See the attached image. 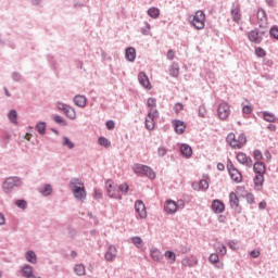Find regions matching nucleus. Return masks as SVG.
<instances>
[{
	"label": "nucleus",
	"mask_w": 278,
	"mask_h": 278,
	"mask_svg": "<svg viewBox=\"0 0 278 278\" xmlns=\"http://www.w3.org/2000/svg\"><path fill=\"white\" fill-rule=\"evenodd\" d=\"M146 27L141 28V34L143 36H149V34H151V24H149L148 22H144Z\"/></svg>",
	"instance_id": "864d4df0"
},
{
	"label": "nucleus",
	"mask_w": 278,
	"mask_h": 278,
	"mask_svg": "<svg viewBox=\"0 0 278 278\" xmlns=\"http://www.w3.org/2000/svg\"><path fill=\"white\" fill-rule=\"evenodd\" d=\"M166 153H168V149H166L165 147L157 148L159 157H164Z\"/></svg>",
	"instance_id": "13d9d810"
},
{
	"label": "nucleus",
	"mask_w": 278,
	"mask_h": 278,
	"mask_svg": "<svg viewBox=\"0 0 278 278\" xmlns=\"http://www.w3.org/2000/svg\"><path fill=\"white\" fill-rule=\"evenodd\" d=\"M215 251L218 255H227V245L218 242L215 244Z\"/></svg>",
	"instance_id": "c85d7f7f"
},
{
	"label": "nucleus",
	"mask_w": 278,
	"mask_h": 278,
	"mask_svg": "<svg viewBox=\"0 0 278 278\" xmlns=\"http://www.w3.org/2000/svg\"><path fill=\"white\" fill-rule=\"evenodd\" d=\"M22 78H23V76L21 75V73H18V72H13L12 73L13 81H21Z\"/></svg>",
	"instance_id": "69168bd1"
},
{
	"label": "nucleus",
	"mask_w": 278,
	"mask_h": 278,
	"mask_svg": "<svg viewBox=\"0 0 278 278\" xmlns=\"http://www.w3.org/2000/svg\"><path fill=\"white\" fill-rule=\"evenodd\" d=\"M245 201L250 205H253V203H255V195H253V193H247L245 194Z\"/></svg>",
	"instance_id": "4d7b16f0"
},
{
	"label": "nucleus",
	"mask_w": 278,
	"mask_h": 278,
	"mask_svg": "<svg viewBox=\"0 0 278 278\" xmlns=\"http://www.w3.org/2000/svg\"><path fill=\"white\" fill-rule=\"evenodd\" d=\"M23 184V180L18 176H10L5 178V180L2 184V190L5 192V194H12L14 191V188L21 187Z\"/></svg>",
	"instance_id": "f03ea898"
},
{
	"label": "nucleus",
	"mask_w": 278,
	"mask_h": 278,
	"mask_svg": "<svg viewBox=\"0 0 278 278\" xmlns=\"http://www.w3.org/2000/svg\"><path fill=\"white\" fill-rule=\"evenodd\" d=\"M116 257V247L110 245L104 254L106 262H112Z\"/></svg>",
	"instance_id": "f3484780"
},
{
	"label": "nucleus",
	"mask_w": 278,
	"mask_h": 278,
	"mask_svg": "<svg viewBox=\"0 0 278 278\" xmlns=\"http://www.w3.org/2000/svg\"><path fill=\"white\" fill-rule=\"evenodd\" d=\"M26 261L29 262V264H37L38 263V256L36 255V252L33 250H28L25 253Z\"/></svg>",
	"instance_id": "5701e85b"
},
{
	"label": "nucleus",
	"mask_w": 278,
	"mask_h": 278,
	"mask_svg": "<svg viewBox=\"0 0 278 278\" xmlns=\"http://www.w3.org/2000/svg\"><path fill=\"white\" fill-rule=\"evenodd\" d=\"M226 141L229 144V147H231V149H238L239 144H238V139H236V134L233 132L228 134L226 137Z\"/></svg>",
	"instance_id": "412c9836"
},
{
	"label": "nucleus",
	"mask_w": 278,
	"mask_h": 278,
	"mask_svg": "<svg viewBox=\"0 0 278 278\" xmlns=\"http://www.w3.org/2000/svg\"><path fill=\"white\" fill-rule=\"evenodd\" d=\"M138 80L143 88H146L147 90H151L152 86L151 81H149V76H147V73L140 72L138 74Z\"/></svg>",
	"instance_id": "9b49d317"
},
{
	"label": "nucleus",
	"mask_w": 278,
	"mask_h": 278,
	"mask_svg": "<svg viewBox=\"0 0 278 278\" xmlns=\"http://www.w3.org/2000/svg\"><path fill=\"white\" fill-rule=\"evenodd\" d=\"M231 111L229 110V104L227 102H222L217 108V116L220 121H227L229 118V114Z\"/></svg>",
	"instance_id": "6e6552de"
},
{
	"label": "nucleus",
	"mask_w": 278,
	"mask_h": 278,
	"mask_svg": "<svg viewBox=\"0 0 278 278\" xmlns=\"http://www.w3.org/2000/svg\"><path fill=\"white\" fill-rule=\"evenodd\" d=\"M87 102H88V99H86V96L77 94L74 97V104L77 108H86Z\"/></svg>",
	"instance_id": "6ab92c4d"
},
{
	"label": "nucleus",
	"mask_w": 278,
	"mask_h": 278,
	"mask_svg": "<svg viewBox=\"0 0 278 278\" xmlns=\"http://www.w3.org/2000/svg\"><path fill=\"white\" fill-rule=\"evenodd\" d=\"M164 210L166 214H175V212H177V202L167 200L164 204Z\"/></svg>",
	"instance_id": "2eb2a0df"
},
{
	"label": "nucleus",
	"mask_w": 278,
	"mask_h": 278,
	"mask_svg": "<svg viewBox=\"0 0 278 278\" xmlns=\"http://www.w3.org/2000/svg\"><path fill=\"white\" fill-rule=\"evenodd\" d=\"M52 121H54L56 123V125H60L61 127H66V125H68L66 119H64V117H62L60 115H53Z\"/></svg>",
	"instance_id": "72a5a7b5"
},
{
	"label": "nucleus",
	"mask_w": 278,
	"mask_h": 278,
	"mask_svg": "<svg viewBox=\"0 0 278 278\" xmlns=\"http://www.w3.org/2000/svg\"><path fill=\"white\" fill-rule=\"evenodd\" d=\"M70 189L72 190L75 199L77 201H86L87 192L86 186L79 178H72L70 181Z\"/></svg>",
	"instance_id": "f257e3e1"
},
{
	"label": "nucleus",
	"mask_w": 278,
	"mask_h": 278,
	"mask_svg": "<svg viewBox=\"0 0 278 278\" xmlns=\"http://www.w3.org/2000/svg\"><path fill=\"white\" fill-rule=\"evenodd\" d=\"M230 176V179H232L235 181V184H241L242 182V173H240V170L237 169L235 172H230L228 173Z\"/></svg>",
	"instance_id": "a878e982"
},
{
	"label": "nucleus",
	"mask_w": 278,
	"mask_h": 278,
	"mask_svg": "<svg viewBox=\"0 0 278 278\" xmlns=\"http://www.w3.org/2000/svg\"><path fill=\"white\" fill-rule=\"evenodd\" d=\"M191 25L195 29H204L205 28V13L203 11H197L193 15L192 20H190Z\"/></svg>",
	"instance_id": "39448f33"
},
{
	"label": "nucleus",
	"mask_w": 278,
	"mask_h": 278,
	"mask_svg": "<svg viewBox=\"0 0 278 278\" xmlns=\"http://www.w3.org/2000/svg\"><path fill=\"white\" fill-rule=\"evenodd\" d=\"M251 112H253V106H251V105H243L242 106V113L243 114H251Z\"/></svg>",
	"instance_id": "338daca9"
},
{
	"label": "nucleus",
	"mask_w": 278,
	"mask_h": 278,
	"mask_svg": "<svg viewBox=\"0 0 278 278\" xmlns=\"http://www.w3.org/2000/svg\"><path fill=\"white\" fill-rule=\"evenodd\" d=\"M36 131H38L39 136H45L47 134V124L45 122H39L35 126Z\"/></svg>",
	"instance_id": "bb28decb"
},
{
	"label": "nucleus",
	"mask_w": 278,
	"mask_h": 278,
	"mask_svg": "<svg viewBox=\"0 0 278 278\" xmlns=\"http://www.w3.org/2000/svg\"><path fill=\"white\" fill-rule=\"evenodd\" d=\"M198 116H199V118H206L207 117V108H205V104H201L198 108Z\"/></svg>",
	"instance_id": "4c0bfd02"
},
{
	"label": "nucleus",
	"mask_w": 278,
	"mask_h": 278,
	"mask_svg": "<svg viewBox=\"0 0 278 278\" xmlns=\"http://www.w3.org/2000/svg\"><path fill=\"white\" fill-rule=\"evenodd\" d=\"M98 142L100 147H105V148L112 147V142L105 137H99Z\"/></svg>",
	"instance_id": "a18cd8bd"
},
{
	"label": "nucleus",
	"mask_w": 278,
	"mask_h": 278,
	"mask_svg": "<svg viewBox=\"0 0 278 278\" xmlns=\"http://www.w3.org/2000/svg\"><path fill=\"white\" fill-rule=\"evenodd\" d=\"M264 36H266V30H260L258 28H254L248 33V40L253 45H262V40H264Z\"/></svg>",
	"instance_id": "20e7f679"
},
{
	"label": "nucleus",
	"mask_w": 278,
	"mask_h": 278,
	"mask_svg": "<svg viewBox=\"0 0 278 278\" xmlns=\"http://www.w3.org/2000/svg\"><path fill=\"white\" fill-rule=\"evenodd\" d=\"M150 257L154 261V262H162V258L164 257L162 255V252L160 251V249L157 248H152L150 250Z\"/></svg>",
	"instance_id": "aec40b11"
},
{
	"label": "nucleus",
	"mask_w": 278,
	"mask_h": 278,
	"mask_svg": "<svg viewBox=\"0 0 278 278\" xmlns=\"http://www.w3.org/2000/svg\"><path fill=\"white\" fill-rule=\"evenodd\" d=\"M146 129H148L149 131H153V129H155V121L151 119L149 117H146Z\"/></svg>",
	"instance_id": "a19ab883"
},
{
	"label": "nucleus",
	"mask_w": 278,
	"mask_h": 278,
	"mask_svg": "<svg viewBox=\"0 0 278 278\" xmlns=\"http://www.w3.org/2000/svg\"><path fill=\"white\" fill-rule=\"evenodd\" d=\"M263 118L267 122V123H275L277 121V116H275V114L268 112V111H264L263 112Z\"/></svg>",
	"instance_id": "2f4dec72"
},
{
	"label": "nucleus",
	"mask_w": 278,
	"mask_h": 278,
	"mask_svg": "<svg viewBox=\"0 0 278 278\" xmlns=\"http://www.w3.org/2000/svg\"><path fill=\"white\" fill-rule=\"evenodd\" d=\"M8 118L10 121V123H12V125H17L18 124V113L16 112V110H11L8 114Z\"/></svg>",
	"instance_id": "393cba45"
},
{
	"label": "nucleus",
	"mask_w": 278,
	"mask_h": 278,
	"mask_svg": "<svg viewBox=\"0 0 278 278\" xmlns=\"http://www.w3.org/2000/svg\"><path fill=\"white\" fill-rule=\"evenodd\" d=\"M157 116H160V112L156 109H150L147 115V117L150 118V121H155Z\"/></svg>",
	"instance_id": "37998d69"
},
{
	"label": "nucleus",
	"mask_w": 278,
	"mask_h": 278,
	"mask_svg": "<svg viewBox=\"0 0 278 278\" xmlns=\"http://www.w3.org/2000/svg\"><path fill=\"white\" fill-rule=\"evenodd\" d=\"M256 17L258 21H264L266 18V11H264V9H258Z\"/></svg>",
	"instance_id": "6e6d98bb"
},
{
	"label": "nucleus",
	"mask_w": 278,
	"mask_h": 278,
	"mask_svg": "<svg viewBox=\"0 0 278 278\" xmlns=\"http://www.w3.org/2000/svg\"><path fill=\"white\" fill-rule=\"evenodd\" d=\"M237 143L239 144L237 149H241L242 147H244V144H247V135H244V132L239 134Z\"/></svg>",
	"instance_id": "c9c22d12"
},
{
	"label": "nucleus",
	"mask_w": 278,
	"mask_h": 278,
	"mask_svg": "<svg viewBox=\"0 0 278 278\" xmlns=\"http://www.w3.org/2000/svg\"><path fill=\"white\" fill-rule=\"evenodd\" d=\"M105 187L110 199H116L117 201H121V199H123V197L118 192V188H116L112 179L105 181Z\"/></svg>",
	"instance_id": "423d86ee"
},
{
	"label": "nucleus",
	"mask_w": 278,
	"mask_h": 278,
	"mask_svg": "<svg viewBox=\"0 0 278 278\" xmlns=\"http://www.w3.org/2000/svg\"><path fill=\"white\" fill-rule=\"evenodd\" d=\"M105 127H106V129H109V131H112L114 129V127H116V123H114L113 119H109L105 123Z\"/></svg>",
	"instance_id": "052dcab7"
},
{
	"label": "nucleus",
	"mask_w": 278,
	"mask_h": 278,
	"mask_svg": "<svg viewBox=\"0 0 278 278\" xmlns=\"http://www.w3.org/2000/svg\"><path fill=\"white\" fill-rule=\"evenodd\" d=\"M170 77H179V64L174 62L169 68Z\"/></svg>",
	"instance_id": "7c9ffc66"
},
{
	"label": "nucleus",
	"mask_w": 278,
	"mask_h": 278,
	"mask_svg": "<svg viewBox=\"0 0 278 278\" xmlns=\"http://www.w3.org/2000/svg\"><path fill=\"white\" fill-rule=\"evenodd\" d=\"M93 199H96L97 201L103 199V193L101 192V190L99 189L93 190Z\"/></svg>",
	"instance_id": "680f3d73"
},
{
	"label": "nucleus",
	"mask_w": 278,
	"mask_h": 278,
	"mask_svg": "<svg viewBox=\"0 0 278 278\" xmlns=\"http://www.w3.org/2000/svg\"><path fill=\"white\" fill-rule=\"evenodd\" d=\"M181 110H184V104L181 102H177L174 105V112H176V114H179V112H181Z\"/></svg>",
	"instance_id": "0e129e2a"
},
{
	"label": "nucleus",
	"mask_w": 278,
	"mask_h": 278,
	"mask_svg": "<svg viewBox=\"0 0 278 278\" xmlns=\"http://www.w3.org/2000/svg\"><path fill=\"white\" fill-rule=\"evenodd\" d=\"M21 274L24 278H42L40 276L36 277V275L34 274V266L29 264H25L21 267Z\"/></svg>",
	"instance_id": "1a4fd4ad"
},
{
	"label": "nucleus",
	"mask_w": 278,
	"mask_h": 278,
	"mask_svg": "<svg viewBox=\"0 0 278 278\" xmlns=\"http://www.w3.org/2000/svg\"><path fill=\"white\" fill-rule=\"evenodd\" d=\"M63 113L67 118H70V121H75V118H77V112L71 105H67L65 111H63Z\"/></svg>",
	"instance_id": "4be33fe9"
},
{
	"label": "nucleus",
	"mask_w": 278,
	"mask_h": 278,
	"mask_svg": "<svg viewBox=\"0 0 278 278\" xmlns=\"http://www.w3.org/2000/svg\"><path fill=\"white\" fill-rule=\"evenodd\" d=\"M211 207L214 214H223L225 212V203L220 200H213Z\"/></svg>",
	"instance_id": "f8f14e48"
},
{
	"label": "nucleus",
	"mask_w": 278,
	"mask_h": 278,
	"mask_svg": "<svg viewBox=\"0 0 278 278\" xmlns=\"http://www.w3.org/2000/svg\"><path fill=\"white\" fill-rule=\"evenodd\" d=\"M118 192L122 194L127 195L129 193V185L127 182H123L122 185L118 186Z\"/></svg>",
	"instance_id": "79ce46f5"
},
{
	"label": "nucleus",
	"mask_w": 278,
	"mask_h": 278,
	"mask_svg": "<svg viewBox=\"0 0 278 278\" xmlns=\"http://www.w3.org/2000/svg\"><path fill=\"white\" fill-rule=\"evenodd\" d=\"M230 14L235 23H240V18L242 16L240 15V9H231Z\"/></svg>",
	"instance_id": "e433bc0d"
},
{
	"label": "nucleus",
	"mask_w": 278,
	"mask_h": 278,
	"mask_svg": "<svg viewBox=\"0 0 278 278\" xmlns=\"http://www.w3.org/2000/svg\"><path fill=\"white\" fill-rule=\"evenodd\" d=\"M125 58L127 62H135L136 61V48L128 47L125 50Z\"/></svg>",
	"instance_id": "dca6fc26"
},
{
	"label": "nucleus",
	"mask_w": 278,
	"mask_h": 278,
	"mask_svg": "<svg viewBox=\"0 0 278 278\" xmlns=\"http://www.w3.org/2000/svg\"><path fill=\"white\" fill-rule=\"evenodd\" d=\"M186 207V202L184 200H178L176 202V210H184Z\"/></svg>",
	"instance_id": "774afa93"
},
{
	"label": "nucleus",
	"mask_w": 278,
	"mask_h": 278,
	"mask_svg": "<svg viewBox=\"0 0 278 278\" xmlns=\"http://www.w3.org/2000/svg\"><path fill=\"white\" fill-rule=\"evenodd\" d=\"M253 159L255 162H261V160H264V155L262 154L261 150H254L253 151Z\"/></svg>",
	"instance_id": "603ef678"
},
{
	"label": "nucleus",
	"mask_w": 278,
	"mask_h": 278,
	"mask_svg": "<svg viewBox=\"0 0 278 278\" xmlns=\"http://www.w3.org/2000/svg\"><path fill=\"white\" fill-rule=\"evenodd\" d=\"M131 242L132 244H135V247H139L140 244H142V238L136 236L131 238Z\"/></svg>",
	"instance_id": "e2e57ef3"
},
{
	"label": "nucleus",
	"mask_w": 278,
	"mask_h": 278,
	"mask_svg": "<svg viewBox=\"0 0 278 278\" xmlns=\"http://www.w3.org/2000/svg\"><path fill=\"white\" fill-rule=\"evenodd\" d=\"M198 186H199V190L205 191L207 190V188H210V182H207V180L205 179H202L199 181Z\"/></svg>",
	"instance_id": "09e8293b"
},
{
	"label": "nucleus",
	"mask_w": 278,
	"mask_h": 278,
	"mask_svg": "<svg viewBox=\"0 0 278 278\" xmlns=\"http://www.w3.org/2000/svg\"><path fill=\"white\" fill-rule=\"evenodd\" d=\"M62 147H66L67 149H75V142L71 141L68 137L64 136Z\"/></svg>",
	"instance_id": "ea45409f"
},
{
	"label": "nucleus",
	"mask_w": 278,
	"mask_h": 278,
	"mask_svg": "<svg viewBox=\"0 0 278 278\" xmlns=\"http://www.w3.org/2000/svg\"><path fill=\"white\" fill-rule=\"evenodd\" d=\"M253 181L255 188H262L264 186V174H256Z\"/></svg>",
	"instance_id": "cd10ccee"
},
{
	"label": "nucleus",
	"mask_w": 278,
	"mask_h": 278,
	"mask_svg": "<svg viewBox=\"0 0 278 278\" xmlns=\"http://www.w3.org/2000/svg\"><path fill=\"white\" fill-rule=\"evenodd\" d=\"M135 211L140 218H147V206L142 200H137L135 202Z\"/></svg>",
	"instance_id": "9d476101"
},
{
	"label": "nucleus",
	"mask_w": 278,
	"mask_h": 278,
	"mask_svg": "<svg viewBox=\"0 0 278 278\" xmlns=\"http://www.w3.org/2000/svg\"><path fill=\"white\" fill-rule=\"evenodd\" d=\"M15 205L16 207H18L20 210H27V202L25 201V199H18L15 201Z\"/></svg>",
	"instance_id": "49530a36"
},
{
	"label": "nucleus",
	"mask_w": 278,
	"mask_h": 278,
	"mask_svg": "<svg viewBox=\"0 0 278 278\" xmlns=\"http://www.w3.org/2000/svg\"><path fill=\"white\" fill-rule=\"evenodd\" d=\"M269 36L271 38H274L275 40H278V26L277 25L271 26V28L269 29Z\"/></svg>",
	"instance_id": "de8ad7c7"
},
{
	"label": "nucleus",
	"mask_w": 278,
	"mask_h": 278,
	"mask_svg": "<svg viewBox=\"0 0 278 278\" xmlns=\"http://www.w3.org/2000/svg\"><path fill=\"white\" fill-rule=\"evenodd\" d=\"M229 204L231 210L236 212V214H242V206H240V198H238V194L236 192L229 193Z\"/></svg>",
	"instance_id": "0eeeda50"
},
{
	"label": "nucleus",
	"mask_w": 278,
	"mask_h": 278,
	"mask_svg": "<svg viewBox=\"0 0 278 278\" xmlns=\"http://www.w3.org/2000/svg\"><path fill=\"white\" fill-rule=\"evenodd\" d=\"M166 260H170V264H175L177 262V255L173 252V250H167L164 253Z\"/></svg>",
	"instance_id": "f704fd0d"
},
{
	"label": "nucleus",
	"mask_w": 278,
	"mask_h": 278,
	"mask_svg": "<svg viewBox=\"0 0 278 278\" xmlns=\"http://www.w3.org/2000/svg\"><path fill=\"white\" fill-rule=\"evenodd\" d=\"M255 55L256 58H266V50L262 47L255 48Z\"/></svg>",
	"instance_id": "8fccbe9b"
},
{
	"label": "nucleus",
	"mask_w": 278,
	"mask_h": 278,
	"mask_svg": "<svg viewBox=\"0 0 278 278\" xmlns=\"http://www.w3.org/2000/svg\"><path fill=\"white\" fill-rule=\"evenodd\" d=\"M173 126H174V130L181 136V134H184V131H186V122L181 121V119H175L173 122Z\"/></svg>",
	"instance_id": "ddd939ff"
},
{
	"label": "nucleus",
	"mask_w": 278,
	"mask_h": 278,
	"mask_svg": "<svg viewBox=\"0 0 278 278\" xmlns=\"http://www.w3.org/2000/svg\"><path fill=\"white\" fill-rule=\"evenodd\" d=\"M39 192L43 197H50V194L53 192V187H51L50 184H47V185H45V187L42 189L39 190Z\"/></svg>",
	"instance_id": "473e14b6"
},
{
	"label": "nucleus",
	"mask_w": 278,
	"mask_h": 278,
	"mask_svg": "<svg viewBox=\"0 0 278 278\" xmlns=\"http://www.w3.org/2000/svg\"><path fill=\"white\" fill-rule=\"evenodd\" d=\"M227 170L228 173L236 172L238 173V168L233 165V162L230 161V159H227Z\"/></svg>",
	"instance_id": "5fc2aeb1"
},
{
	"label": "nucleus",
	"mask_w": 278,
	"mask_h": 278,
	"mask_svg": "<svg viewBox=\"0 0 278 278\" xmlns=\"http://www.w3.org/2000/svg\"><path fill=\"white\" fill-rule=\"evenodd\" d=\"M74 273L78 276V277H84V275H86V266H84V264H77L74 267Z\"/></svg>",
	"instance_id": "c756f323"
},
{
	"label": "nucleus",
	"mask_w": 278,
	"mask_h": 278,
	"mask_svg": "<svg viewBox=\"0 0 278 278\" xmlns=\"http://www.w3.org/2000/svg\"><path fill=\"white\" fill-rule=\"evenodd\" d=\"M208 262H210L211 264H218V262H220V257L218 256V254L212 253V254L208 256Z\"/></svg>",
	"instance_id": "3c124183"
},
{
	"label": "nucleus",
	"mask_w": 278,
	"mask_h": 278,
	"mask_svg": "<svg viewBox=\"0 0 278 278\" xmlns=\"http://www.w3.org/2000/svg\"><path fill=\"white\" fill-rule=\"evenodd\" d=\"M255 175H266V164L262 161H257L253 165Z\"/></svg>",
	"instance_id": "4468645a"
},
{
	"label": "nucleus",
	"mask_w": 278,
	"mask_h": 278,
	"mask_svg": "<svg viewBox=\"0 0 278 278\" xmlns=\"http://www.w3.org/2000/svg\"><path fill=\"white\" fill-rule=\"evenodd\" d=\"M248 159L249 156H247L244 152L237 153V162H239V164H247Z\"/></svg>",
	"instance_id": "c03bdc74"
},
{
	"label": "nucleus",
	"mask_w": 278,
	"mask_h": 278,
	"mask_svg": "<svg viewBox=\"0 0 278 278\" xmlns=\"http://www.w3.org/2000/svg\"><path fill=\"white\" fill-rule=\"evenodd\" d=\"M180 153L184 157H192V147L188 143H182L180 147Z\"/></svg>",
	"instance_id": "a211bd4d"
},
{
	"label": "nucleus",
	"mask_w": 278,
	"mask_h": 278,
	"mask_svg": "<svg viewBox=\"0 0 278 278\" xmlns=\"http://www.w3.org/2000/svg\"><path fill=\"white\" fill-rule=\"evenodd\" d=\"M148 108H156L157 100L155 98H149L147 101Z\"/></svg>",
	"instance_id": "bf43d9fd"
},
{
	"label": "nucleus",
	"mask_w": 278,
	"mask_h": 278,
	"mask_svg": "<svg viewBox=\"0 0 278 278\" xmlns=\"http://www.w3.org/2000/svg\"><path fill=\"white\" fill-rule=\"evenodd\" d=\"M148 15L151 18H159L160 17V9L152 7L148 10Z\"/></svg>",
	"instance_id": "58836bf2"
},
{
	"label": "nucleus",
	"mask_w": 278,
	"mask_h": 278,
	"mask_svg": "<svg viewBox=\"0 0 278 278\" xmlns=\"http://www.w3.org/2000/svg\"><path fill=\"white\" fill-rule=\"evenodd\" d=\"M132 172L135 175H140L141 177H148V179H155L156 175L153 168H151L149 165H143L140 163H136L132 166Z\"/></svg>",
	"instance_id": "7ed1b4c3"
},
{
	"label": "nucleus",
	"mask_w": 278,
	"mask_h": 278,
	"mask_svg": "<svg viewBox=\"0 0 278 278\" xmlns=\"http://www.w3.org/2000/svg\"><path fill=\"white\" fill-rule=\"evenodd\" d=\"M199 262L197 261V258H194V257H185V258H182V261H181V264L184 265V266H188L189 268H192V267H194V266H197V264H198Z\"/></svg>",
	"instance_id": "b1692460"
}]
</instances>
